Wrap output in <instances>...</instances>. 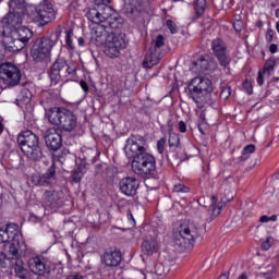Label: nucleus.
<instances>
[{"label": "nucleus", "instance_id": "obj_1", "mask_svg": "<svg viewBox=\"0 0 279 279\" xmlns=\"http://www.w3.org/2000/svg\"><path fill=\"white\" fill-rule=\"evenodd\" d=\"M47 114L49 123L59 128L61 132L71 133L77 128V116L64 107L51 108Z\"/></svg>", "mask_w": 279, "mask_h": 279}, {"label": "nucleus", "instance_id": "obj_2", "mask_svg": "<svg viewBox=\"0 0 279 279\" xmlns=\"http://www.w3.org/2000/svg\"><path fill=\"white\" fill-rule=\"evenodd\" d=\"M17 145L20 149L29 158L38 162L43 159V149L40 148V140L36 133L27 130L17 135Z\"/></svg>", "mask_w": 279, "mask_h": 279}, {"label": "nucleus", "instance_id": "obj_3", "mask_svg": "<svg viewBox=\"0 0 279 279\" xmlns=\"http://www.w3.org/2000/svg\"><path fill=\"white\" fill-rule=\"evenodd\" d=\"M60 35H51L35 39L31 48V58L34 62H49L51 60V51L58 45Z\"/></svg>", "mask_w": 279, "mask_h": 279}, {"label": "nucleus", "instance_id": "obj_4", "mask_svg": "<svg viewBox=\"0 0 279 279\" xmlns=\"http://www.w3.org/2000/svg\"><path fill=\"white\" fill-rule=\"evenodd\" d=\"M28 267L35 276H50L52 279H60L64 274V268L58 264L45 263V257L35 256L28 259Z\"/></svg>", "mask_w": 279, "mask_h": 279}, {"label": "nucleus", "instance_id": "obj_5", "mask_svg": "<svg viewBox=\"0 0 279 279\" xmlns=\"http://www.w3.org/2000/svg\"><path fill=\"white\" fill-rule=\"evenodd\" d=\"M202 234V227L195 223L181 225L179 232L174 235V244L184 250L195 243V239Z\"/></svg>", "mask_w": 279, "mask_h": 279}, {"label": "nucleus", "instance_id": "obj_6", "mask_svg": "<svg viewBox=\"0 0 279 279\" xmlns=\"http://www.w3.org/2000/svg\"><path fill=\"white\" fill-rule=\"evenodd\" d=\"M132 171L136 175H156V158L149 153H142L132 160Z\"/></svg>", "mask_w": 279, "mask_h": 279}, {"label": "nucleus", "instance_id": "obj_7", "mask_svg": "<svg viewBox=\"0 0 279 279\" xmlns=\"http://www.w3.org/2000/svg\"><path fill=\"white\" fill-rule=\"evenodd\" d=\"M210 93H213V81L208 77H195L187 86V95L195 104H199V100L208 97Z\"/></svg>", "mask_w": 279, "mask_h": 279}, {"label": "nucleus", "instance_id": "obj_8", "mask_svg": "<svg viewBox=\"0 0 279 279\" xmlns=\"http://www.w3.org/2000/svg\"><path fill=\"white\" fill-rule=\"evenodd\" d=\"M21 77H23V74L19 66L10 62L0 64V80L7 88H14V86H19V84H21Z\"/></svg>", "mask_w": 279, "mask_h": 279}, {"label": "nucleus", "instance_id": "obj_9", "mask_svg": "<svg viewBox=\"0 0 279 279\" xmlns=\"http://www.w3.org/2000/svg\"><path fill=\"white\" fill-rule=\"evenodd\" d=\"M31 19L33 23H39V26L47 25L51 21L56 20V10L51 3H41L34 8L31 13Z\"/></svg>", "mask_w": 279, "mask_h": 279}, {"label": "nucleus", "instance_id": "obj_10", "mask_svg": "<svg viewBox=\"0 0 279 279\" xmlns=\"http://www.w3.org/2000/svg\"><path fill=\"white\" fill-rule=\"evenodd\" d=\"M104 53L108 58L114 59L121 56V51L128 47L125 39L121 35H116L111 33L107 39V43L104 44Z\"/></svg>", "mask_w": 279, "mask_h": 279}, {"label": "nucleus", "instance_id": "obj_11", "mask_svg": "<svg viewBox=\"0 0 279 279\" xmlns=\"http://www.w3.org/2000/svg\"><path fill=\"white\" fill-rule=\"evenodd\" d=\"M112 9L105 4H96L95 8L88 9L85 13V16L90 23H95L96 25H100V23H108L110 25V14Z\"/></svg>", "mask_w": 279, "mask_h": 279}, {"label": "nucleus", "instance_id": "obj_12", "mask_svg": "<svg viewBox=\"0 0 279 279\" xmlns=\"http://www.w3.org/2000/svg\"><path fill=\"white\" fill-rule=\"evenodd\" d=\"M145 138L141 135H131L126 140V144L124 146V153L126 155V158H133V160L138 156L140 154H145L147 150H145Z\"/></svg>", "mask_w": 279, "mask_h": 279}, {"label": "nucleus", "instance_id": "obj_13", "mask_svg": "<svg viewBox=\"0 0 279 279\" xmlns=\"http://www.w3.org/2000/svg\"><path fill=\"white\" fill-rule=\"evenodd\" d=\"M211 51L217 58L220 66H228L232 62L230 52L228 51V46L226 41L221 38H216L211 41Z\"/></svg>", "mask_w": 279, "mask_h": 279}, {"label": "nucleus", "instance_id": "obj_14", "mask_svg": "<svg viewBox=\"0 0 279 279\" xmlns=\"http://www.w3.org/2000/svg\"><path fill=\"white\" fill-rule=\"evenodd\" d=\"M53 180H56V162H52L46 173H35L31 178V182L34 186H49Z\"/></svg>", "mask_w": 279, "mask_h": 279}, {"label": "nucleus", "instance_id": "obj_15", "mask_svg": "<svg viewBox=\"0 0 279 279\" xmlns=\"http://www.w3.org/2000/svg\"><path fill=\"white\" fill-rule=\"evenodd\" d=\"M138 186H141V181L135 177H125L119 182L120 192L126 197H134L138 191Z\"/></svg>", "mask_w": 279, "mask_h": 279}, {"label": "nucleus", "instance_id": "obj_16", "mask_svg": "<svg viewBox=\"0 0 279 279\" xmlns=\"http://www.w3.org/2000/svg\"><path fill=\"white\" fill-rule=\"evenodd\" d=\"M62 192L46 191L43 197V206L46 210L60 208L62 205Z\"/></svg>", "mask_w": 279, "mask_h": 279}, {"label": "nucleus", "instance_id": "obj_17", "mask_svg": "<svg viewBox=\"0 0 279 279\" xmlns=\"http://www.w3.org/2000/svg\"><path fill=\"white\" fill-rule=\"evenodd\" d=\"M19 233V225L8 223L5 227L0 228V243H12V241H16Z\"/></svg>", "mask_w": 279, "mask_h": 279}, {"label": "nucleus", "instance_id": "obj_18", "mask_svg": "<svg viewBox=\"0 0 279 279\" xmlns=\"http://www.w3.org/2000/svg\"><path fill=\"white\" fill-rule=\"evenodd\" d=\"M45 143L48 149L58 151L62 147V135L56 130H48L45 135Z\"/></svg>", "mask_w": 279, "mask_h": 279}, {"label": "nucleus", "instance_id": "obj_19", "mask_svg": "<svg viewBox=\"0 0 279 279\" xmlns=\"http://www.w3.org/2000/svg\"><path fill=\"white\" fill-rule=\"evenodd\" d=\"M101 260L107 267H118L121 263V252L117 248H109L101 256Z\"/></svg>", "mask_w": 279, "mask_h": 279}, {"label": "nucleus", "instance_id": "obj_20", "mask_svg": "<svg viewBox=\"0 0 279 279\" xmlns=\"http://www.w3.org/2000/svg\"><path fill=\"white\" fill-rule=\"evenodd\" d=\"M210 62H215L210 56L205 54L201 56L196 61L192 63V71L194 73H204V71H208V66H210Z\"/></svg>", "mask_w": 279, "mask_h": 279}, {"label": "nucleus", "instance_id": "obj_21", "mask_svg": "<svg viewBox=\"0 0 279 279\" xmlns=\"http://www.w3.org/2000/svg\"><path fill=\"white\" fill-rule=\"evenodd\" d=\"M158 62H160V53L158 50L149 48L143 61L144 69H153Z\"/></svg>", "mask_w": 279, "mask_h": 279}, {"label": "nucleus", "instance_id": "obj_22", "mask_svg": "<svg viewBox=\"0 0 279 279\" xmlns=\"http://www.w3.org/2000/svg\"><path fill=\"white\" fill-rule=\"evenodd\" d=\"M110 31L106 29V25H99L95 28L94 40L98 47L108 43V38L110 37Z\"/></svg>", "mask_w": 279, "mask_h": 279}, {"label": "nucleus", "instance_id": "obj_23", "mask_svg": "<svg viewBox=\"0 0 279 279\" xmlns=\"http://www.w3.org/2000/svg\"><path fill=\"white\" fill-rule=\"evenodd\" d=\"M34 37V32L26 26L17 27L12 33V38H19L20 40L24 41L26 45L32 40Z\"/></svg>", "mask_w": 279, "mask_h": 279}, {"label": "nucleus", "instance_id": "obj_24", "mask_svg": "<svg viewBox=\"0 0 279 279\" xmlns=\"http://www.w3.org/2000/svg\"><path fill=\"white\" fill-rule=\"evenodd\" d=\"M3 23L9 25V27H19L23 23V17H21V13L9 11V13L4 16Z\"/></svg>", "mask_w": 279, "mask_h": 279}, {"label": "nucleus", "instance_id": "obj_25", "mask_svg": "<svg viewBox=\"0 0 279 279\" xmlns=\"http://www.w3.org/2000/svg\"><path fill=\"white\" fill-rule=\"evenodd\" d=\"M13 269L16 278L29 279V270L25 268V264L22 262V259H16L14 262Z\"/></svg>", "mask_w": 279, "mask_h": 279}, {"label": "nucleus", "instance_id": "obj_26", "mask_svg": "<svg viewBox=\"0 0 279 279\" xmlns=\"http://www.w3.org/2000/svg\"><path fill=\"white\" fill-rule=\"evenodd\" d=\"M142 251L145 252L148 256L158 252V241L154 238L144 240L142 244Z\"/></svg>", "mask_w": 279, "mask_h": 279}, {"label": "nucleus", "instance_id": "obj_27", "mask_svg": "<svg viewBox=\"0 0 279 279\" xmlns=\"http://www.w3.org/2000/svg\"><path fill=\"white\" fill-rule=\"evenodd\" d=\"M12 38L13 40L10 43V45L7 46V51H10L11 53H17V51H23V49L27 47V44L21 40L20 38Z\"/></svg>", "mask_w": 279, "mask_h": 279}, {"label": "nucleus", "instance_id": "obj_28", "mask_svg": "<svg viewBox=\"0 0 279 279\" xmlns=\"http://www.w3.org/2000/svg\"><path fill=\"white\" fill-rule=\"evenodd\" d=\"M29 101H32V92H29L27 88L22 89L19 97L16 98V105L23 107L27 106Z\"/></svg>", "mask_w": 279, "mask_h": 279}, {"label": "nucleus", "instance_id": "obj_29", "mask_svg": "<svg viewBox=\"0 0 279 279\" xmlns=\"http://www.w3.org/2000/svg\"><path fill=\"white\" fill-rule=\"evenodd\" d=\"M51 69L54 71H59V73L63 74L65 69L69 71V63H66V59L63 57H58L53 62Z\"/></svg>", "mask_w": 279, "mask_h": 279}, {"label": "nucleus", "instance_id": "obj_30", "mask_svg": "<svg viewBox=\"0 0 279 279\" xmlns=\"http://www.w3.org/2000/svg\"><path fill=\"white\" fill-rule=\"evenodd\" d=\"M7 258L11 259V260H21V258H19L20 254H19V242H13L10 244L9 250H8V255H5Z\"/></svg>", "mask_w": 279, "mask_h": 279}, {"label": "nucleus", "instance_id": "obj_31", "mask_svg": "<svg viewBox=\"0 0 279 279\" xmlns=\"http://www.w3.org/2000/svg\"><path fill=\"white\" fill-rule=\"evenodd\" d=\"M195 17L199 19L206 12V0H196L194 3Z\"/></svg>", "mask_w": 279, "mask_h": 279}, {"label": "nucleus", "instance_id": "obj_32", "mask_svg": "<svg viewBox=\"0 0 279 279\" xmlns=\"http://www.w3.org/2000/svg\"><path fill=\"white\" fill-rule=\"evenodd\" d=\"M254 151H256L255 145L250 144V145L245 146L242 150V156L239 157L240 162L247 160V158H250V155L254 154Z\"/></svg>", "mask_w": 279, "mask_h": 279}, {"label": "nucleus", "instance_id": "obj_33", "mask_svg": "<svg viewBox=\"0 0 279 279\" xmlns=\"http://www.w3.org/2000/svg\"><path fill=\"white\" fill-rule=\"evenodd\" d=\"M48 74H49V77H50L51 86H56L57 84L60 83V80H62L61 72L54 70L53 68H51L48 71Z\"/></svg>", "mask_w": 279, "mask_h": 279}, {"label": "nucleus", "instance_id": "obj_34", "mask_svg": "<svg viewBox=\"0 0 279 279\" xmlns=\"http://www.w3.org/2000/svg\"><path fill=\"white\" fill-rule=\"evenodd\" d=\"M128 14H136L138 12V0H129L125 4Z\"/></svg>", "mask_w": 279, "mask_h": 279}, {"label": "nucleus", "instance_id": "obj_35", "mask_svg": "<svg viewBox=\"0 0 279 279\" xmlns=\"http://www.w3.org/2000/svg\"><path fill=\"white\" fill-rule=\"evenodd\" d=\"M23 8H25V4H23L22 0H10L9 1L10 12H19L17 10H23Z\"/></svg>", "mask_w": 279, "mask_h": 279}, {"label": "nucleus", "instance_id": "obj_36", "mask_svg": "<svg viewBox=\"0 0 279 279\" xmlns=\"http://www.w3.org/2000/svg\"><path fill=\"white\" fill-rule=\"evenodd\" d=\"M277 61L274 59H269L265 62L263 73H268V75H271L274 73V69H276Z\"/></svg>", "mask_w": 279, "mask_h": 279}, {"label": "nucleus", "instance_id": "obj_37", "mask_svg": "<svg viewBox=\"0 0 279 279\" xmlns=\"http://www.w3.org/2000/svg\"><path fill=\"white\" fill-rule=\"evenodd\" d=\"M160 47H165V36H162V35H158L156 37V39H154L151 41V47L150 48H153L156 51H158V49H160Z\"/></svg>", "mask_w": 279, "mask_h": 279}, {"label": "nucleus", "instance_id": "obj_38", "mask_svg": "<svg viewBox=\"0 0 279 279\" xmlns=\"http://www.w3.org/2000/svg\"><path fill=\"white\" fill-rule=\"evenodd\" d=\"M82 178H84V172H82L81 167L72 171V181L75 182V184H78V182H82Z\"/></svg>", "mask_w": 279, "mask_h": 279}, {"label": "nucleus", "instance_id": "obj_39", "mask_svg": "<svg viewBox=\"0 0 279 279\" xmlns=\"http://www.w3.org/2000/svg\"><path fill=\"white\" fill-rule=\"evenodd\" d=\"M169 147H178L180 145V136L175 133H169Z\"/></svg>", "mask_w": 279, "mask_h": 279}, {"label": "nucleus", "instance_id": "obj_40", "mask_svg": "<svg viewBox=\"0 0 279 279\" xmlns=\"http://www.w3.org/2000/svg\"><path fill=\"white\" fill-rule=\"evenodd\" d=\"M73 32L71 29L65 31V44L73 51L75 46L73 45Z\"/></svg>", "mask_w": 279, "mask_h": 279}, {"label": "nucleus", "instance_id": "obj_41", "mask_svg": "<svg viewBox=\"0 0 279 279\" xmlns=\"http://www.w3.org/2000/svg\"><path fill=\"white\" fill-rule=\"evenodd\" d=\"M155 274L156 276H167L169 270L165 269V264L158 263L155 265Z\"/></svg>", "mask_w": 279, "mask_h": 279}, {"label": "nucleus", "instance_id": "obj_42", "mask_svg": "<svg viewBox=\"0 0 279 279\" xmlns=\"http://www.w3.org/2000/svg\"><path fill=\"white\" fill-rule=\"evenodd\" d=\"M190 189L189 186L179 183L173 186V193H189Z\"/></svg>", "mask_w": 279, "mask_h": 279}, {"label": "nucleus", "instance_id": "obj_43", "mask_svg": "<svg viewBox=\"0 0 279 279\" xmlns=\"http://www.w3.org/2000/svg\"><path fill=\"white\" fill-rule=\"evenodd\" d=\"M272 245H274V238L268 236V238L266 239V241H264V242L262 243V250H263L264 252H267V250L271 248Z\"/></svg>", "mask_w": 279, "mask_h": 279}, {"label": "nucleus", "instance_id": "obj_44", "mask_svg": "<svg viewBox=\"0 0 279 279\" xmlns=\"http://www.w3.org/2000/svg\"><path fill=\"white\" fill-rule=\"evenodd\" d=\"M165 145H167V137H161L158 142H157V151L159 154H165Z\"/></svg>", "mask_w": 279, "mask_h": 279}, {"label": "nucleus", "instance_id": "obj_45", "mask_svg": "<svg viewBox=\"0 0 279 279\" xmlns=\"http://www.w3.org/2000/svg\"><path fill=\"white\" fill-rule=\"evenodd\" d=\"M166 25L170 31V34H178V26L175 25L174 21L167 20Z\"/></svg>", "mask_w": 279, "mask_h": 279}, {"label": "nucleus", "instance_id": "obj_46", "mask_svg": "<svg viewBox=\"0 0 279 279\" xmlns=\"http://www.w3.org/2000/svg\"><path fill=\"white\" fill-rule=\"evenodd\" d=\"M232 95V88L230 86L225 87L220 93V99H228Z\"/></svg>", "mask_w": 279, "mask_h": 279}, {"label": "nucleus", "instance_id": "obj_47", "mask_svg": "<svg viewBox=\"0 0 279 279\" xmlns=\"http://www.w3.org/2000/svg\"><path fill=\"white\" fill-rule=\"evenodd\" d=\"M259 276L260 278H265V279L274 278V268H271V270H268L267 272H260Z\"/></svg>", "mask_w": 279, "mask_h": 279}, {"label": "nucleus", "instance_id": "obj_48", "mask_svg": "<svg viewBox=\"0 0 279 279\" xmlns=\"http://www.w3.org/2000/svg\"><path fill=\"white\" fill-rule=\"evenodd\" d=\"M73 73H75V68L68 65V70L65 69L63 71L62 77H69V75H73Z\"/></svg>", "mask_w": 279, "mask_h": 279}, {"label": "nucleus", "instance_id": "obj_49", "mask_svg": "<svg viewBox=\"0 0 279 279\" xmlns=\"http://www.w3.org/2000/svg\"><path fill=\"white\" fill-rule=\"evenodd\" d=\"M266 40L267 43H272L274 40V31L271 28L266 32Z\"/></svg>", "mask_w": 279, "mask_h": 279}, {"label": "nucleus", "instance_id": "obj_50", "mask_svg": "<svg viewBox=\"0 0 279 279\" xmlns=\"http://www.w3.org/2000/svg\"><path fill=\"white\" fill-rule=\"evenodd\" d=\"M263 73H265V72L259 71V72H258V75H257V84H258L259 86H263V84H265V80L263 78Z\"/></svg>", "mask_w": 279, "mask_h": 279}, {"label": "nucleus", "instance_id": "obj_51", "mask_svg": "<svg viewBox=\"0 0 279 279\" xmlns=\"http://www.w3.org/2000/svg\"><path fill=\"white\" fill-rule=\"evenodd\" d=\"M179 131L184 134V132H186V123H184V121H180L179 122Z\"/></svg>", "mask_w": 279, "mask_h": 279}, {"label": "nucleus", "instance_id": "obj_52", "mask_svg": "<svg viewBox=\"0 0 279 279\" xmlns=\"http://www.w3.org/2000/svg\"><path fill=\"white\" fill-rule=\"evenodd\" d=\"M243 87L246 88V93H247L248 95H252V83L245 82V83L243 84Z\"/></svg>", "mask_w": 279, "mask_h": 279}, {"label": "nucleus", "instance_id": "obj_53", "mask_svg": "<svg viewBox=\"0 0 279 279\" xmlns=\"http://www.w3.org/2000/svg\"><path fill=\"white\" fill-rule=\"evenodd\" d=\"M5 258H8V256L5 255V253L0 252V269H1V267H3V265H4Z\"/></svg>", "mask_w": 279, "mask_h": 279}, {"label": "nucleus", "instance_id": "obj_54", "mask_svg": "<svg viewBox=\"0 0 279 279\" xmlns=\"http://www.w3.org/2000/svg\"><path fill=\"white\" fill-rule=\"evenodd\" d=\"M80 86L84 90V93H88V83H86L85 81H81Z\"/></svg>", "mask_w": 279, "mask_h": 279}, {"label": "nucleus", "instance_id": "obj_55", "mask_svg": "<svg viewBox=\"0 0 279 279\" xmlns=\"http://www.w3.org/2000/svg\"><path fill=\"white\" fill-rule=\"evenodd\" d=\"M112 0H95L96 5H108Z\"/></svg>", "mask_w": 279, "mask_h": 279}, {"label": "nucleus", "instance_id": "obj_56", "mask_svg": "<svg viewBox=\"0 0 279 279\" xmlns=\"http://www.w3.org/2000/svg\"><path fill=\"white\" fill-rule=\"evenodd\" d=\"M213 215H214L215 217H218V215H221V206L214 207V208H213Z\"/></svg>", "mask_w": 279, "mask_h": 279}, {"label": "nucleus", "instance_id": "obj_57", "mask_svg": "<svg viewBox=\"0 0 279 279\" xmlns=\"http://www.w3.org/2000/svg\"><path fill=\"white\" fill-rule=\"evenodd\" d=\"M269 51L270 53H276V51H278V45L271 44L269 47Z\"/></svg>", "mask_w": 279, "mask_h": 279}, {"label": "nucleus", "instance_id": "obj_58", "mask_svg": "<svg viewBox=\"0 0 279 279\" xmlns=\"http://www.w3.org/2000/svg\"><path fill=\"white\" fill-rule=\"evenodd\" d=\"M259 221H260V223H268V221H269V216H266V215L262 216V217L259 218Z\"/></svg>", "mask_w": 279, "mask_h": 279}, {"label": "nucleus", "instance_id": "obj_59", "mask_svg": "<svg viewBox=\"0 0 279 279\" xmlns=\"http://www.w3.org/2000/svg\"><path fill=\"white\" fill-rule=\"evenodd\" d=\"M167 125H168V128H169V134H170V133H173V122H172L171 120H169V121L167 122Z\"/></svg>", "mask_w": 279, "mask_h": 279}, {"label": "nucleus", "instance_id": "obj_60", "mask_svg": "<svg viewBox=\"0 0 279 279\" xmlns=\"http://www.w3.org/2000/svg\"><path fill=\"white\" fill-rule=\"evenodd\" d=\"M84 43H85V41H84L83 37H80V38H78V46H80V47H84Z\"/></svg>", "mask_w": 279, "mask_h": 279}, {"label": "nucleus", "instance_id": "obj_61", "mask_svg": "<svg viewBox=\"0 0 279 279\" xmlns=\"http://www.w3.org/2000/svg\"><path fill=\"white\" fill-rule=\"evenodd\" d=\"M269 221H278V216L272 215L271 217H269Z\"/></svg>", "mask_w": 279, "mask_h": 279}, {"label": "nucleus", "instance_id": "obj_62", "mask_svg": "<svg viewBox=\"0 0 279 279\" xmlns=\"http://www.w3.org/2000/svg\"><path fill=\"white\" fill-rule=\"evenodd\" d=\"M218 279H229L228 274L220 275Z\"/></svg>", "mask_w": 279, "mask_h": 279}, {"label": "nucleus", "instance_id": "obj_63", "mask_svg": "<svg viewBox=\"0 0 279 279\" xmlns=\"http://www.w3.org/2000/svg\"><path fill=\"white\" fill-rule=\"evenodd\" d=\"M238 279H247V274H242Z\"/></svg>", "mask_w": 279, "mask_h": 279}, {"label": "nucleus", "instance_id": "obj_64", "mask_svg": "<svg viewBox=\"0 0 279 279\" xmlns=\"http://www.w3.org/2000/svg\"><path fill=\"white\" fill-rule=\"evenodd\" d=\"M276 29H277V32L279 34V22L276 23Z\"/></svg>", "mask_w": 279, "mask_h": 279}]
</instances>
